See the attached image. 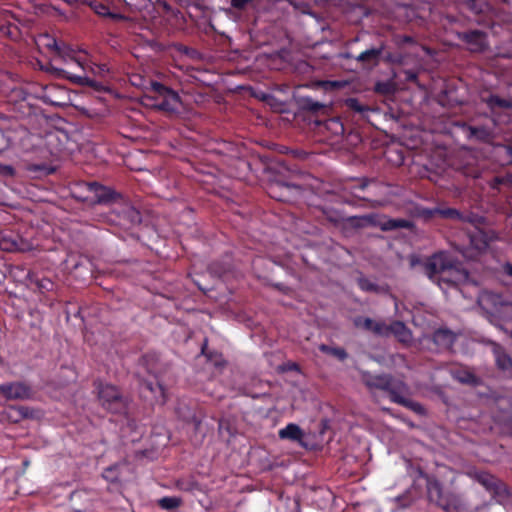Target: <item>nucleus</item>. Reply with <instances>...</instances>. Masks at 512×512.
<instances>
[{"label": "nucleus", "mask_w": 512, "mask_h": 512, "mask_svg": "<svg viewBox=\"0 0 512 512\" xmlns=\"http://www.w3.org/2000/svg\"><path fill=\"white\" fill-rule=\"evenodd\" d=\"M425 274L439 286L458 285L468 281V272L445 253L431 256L424 264Z\"/></svg>", "instance_id": "obj_1"}, {"label": "nucleus", "mask_w": 512, "mask_h": 512, "mask_svg": "<svg viewBox=\"0 0 512 512\" xmlns=\"http://www.w3.org/2000/svg\"><path fill=\"white\" fill-rule=\"evenodd\" d=\"M143 104L169 114L178 113L182 108L178 93L158 82L151 83L147 94L143 97Z\"/></svg>", "instance_id": "obj_2"}, {"label": "nucleus", "mask_w": 512, "mask_h": 512, "mask_svg": "<svg viewBox=\"0 0 512 512\" xmlns=\"http://www.w3.org/2000/svg\"><path fill=\"white\" fill-rule=\"evenodd\" d=\"M99 400L102 406L112 413H121L126 409L125 399L115 386H102L99 390Z\"/></svg>", "instance_id": "obj_3"}, {"label": "nucleus", "mask_w": 512, "mask_h": 512, "mask_svg": "<svg viewBox=\"0 0 512 512\" xmlns=\"http://www.w3.org/2000/svg\"><path fill=\"white\" fill-rule=\"evenodd\" d=\"M0 394L7 400L24 401L33 397L32 388L24 382H12L0 385Z\"/></svg>", "instance_id": "obj_4"}, {"label": "nucleus", "mask_w": 512, "mask_h": 512, "mask_svg": "<svg viewBox=\"0 0 512 512\" xmlns=\"http://www.w3.org/2000/svg\"><path fill=\"white\" fill-rule=\"evenodd\" d=\"M301 188L294 184L276 182L269 186L268 194L279 201L292 202L298 198Z\"/></svg>", "instance_id": "obj_5"}, {"label": "nucleus", "mask_w": 512, "mask_h": 512, "mask_svg": "<svg viewBox=\"0 0 512 512\" xmlns=\"http://www.w3.org/2000/svg\"><path fill=\"white\" fill-rule=\"evenodd\" d=\"M478 304L487 314L493 315L498 313L501 307L507 304V301L498 293L483 291L478 296Z\"/></svg>", "instance_id": "obj_6"}, {"label": "nucleus", "mask_w": 512, "mask_h": 512, "mask_svg": "<svg viewBox=\"0 0 512 512\" xmlns=\"http://www.w3.org/2000/svg\"><path fill=\"white\" fill-rule=\"evenodd\" d=\"M466 475L480 483L486 490L495 492L498 489V480L486 471L471 468L466 471Z\"/></svg>", "instance_id": "obj_7"}, {"label": "nucleus", "mask_w": 512, "mask_h": 512, "mask_svg": "<svg viewBox=\"0 0 512 512\" xmlns=\"http://www.w3.org/2000/svg\"><path fill=\"white\" fill-rule=\"evenodd\" d=\"M141 393L144 397L148 398V393L151 394V399L158 403H164L165 391L163 386L158 381L144 380L141 382Z\"/></svg>", "instance_id": "obj_8"}, {"label": "nucleus", "mask_w": 512, "mask_h": 512, "mask_svg": "<svg viewBox=\"0 0 512 512\" xmlns=\"http://www.w3.org/2000/svg\"><path fill=\"white\" fill-rule=\"evenodd\" d=\"M460 38L468 44L472 52H480L486 47L485 34L480 31H470L460 34Z\"/></svg>", "instance_id": "obj_9"}, {"label": "nucleus", "mask_w": 512, "mask_h": 512, "mask_svg": "<svg viewBox=\"0 0 512 512\" xmlns=\"http://www.w3.org/2000/svg\"><path fill=\"white\" fill-rule=\"evenodd\" d=\"M87 187L90 192L94 193L96 201L99 203L114 201L117 198H120V195H118L115 191L101 186L96 182L88 183Z\"/></svg>", "instance_id": "obj_10"}, {"label": "nucleus", "mask_w": 512, "mask_h": 512, "mask_svg": "<svg viewBox=\"0 0 512 512\" xmlns=\"http://www.w3.org/2000/svg\"><path fill=\"white\" fill-rule=\"evenodd\" d=\"M386 391L389 392L393 402L400 404V400L405 399V395L408 394V386L403 381L396 380L390 376Z\"/></svg>", "instance_id": "obj_11"}, {"label": "nucleus", "mask_w": 512, "mask_h": 512, "mask_svg": "<svg viewBox=\"0 0 512 512\" xmlns=\"http://www.w3.org/2000/svg\"><path fill=\"white\" fill-rule=\"evenodd\" d=\"M491 345L497 367L503 371L512 370V358L505 352L504 348L495 342H492Z\"/></svg>", "instance_id": "obj_12"}, {"label": "nucleus", "mask_w": 512, "mask_h": 512, "mask_svg": "<svg viewBox=\"0 0 512 512\" xmlns=\"http://www.w3.org/2000/svg\"><path fill=\"white\" fill-rule=\"evenodd\" d=\"M389 377L388 375H372L368 372H363L361 380L369 389L386 391Z\"/></svg>", "instance_id": "obj_13"}, {"label": "nucleus", "mask_w": 512, "mask_h": 512, "mask_svg": "<svg viewBox=\"0 0 512 512\" xmlns=\"http://www.w3.org/2000/svg\"><path fill=\"white\" fill-rule=\"evenodd\" d=\"M432 340L438 349H449L455 341V335L448 329H438L434 332Z\"/></svg>", "instance_id": "obj_14"}, {"label": "nucleus", "mask_w": 512, "mask_h": 512, "mask_svg": "<svg viewBox=\"0 0 512 512\" xmlns=\"http://www.w3.org/2000/svg\"><path fill=\"white\" fill-rule=\"evenodd\" d=\"M115 210L119 217L132 225L139 224L141 222L140 212L129 203H124Z\"/></svg>", "instance_id": "obj_15"}, {"label": "nucleus", "mask_w": 512, "mask_h": 512, "mask_svg": "<svg viewBox=\"0 0 512 512\" xmlns=\"http://www.w3.org/2000/svg\"><path fill=\"white\" fill-rule=\"evenodd\" d=\"M390 335H394L402 343H409L412 339L411 331L401 321H393L389 324Z\"/></svg>", "instance_id": "obj_16"}, {"label": "nucleus", "mask_w": 512, "mask_h": 512, "mask_svg": "<svg viewBox=\"0 0 512 512\" xmlns=\"http://www.w3.org/2000/svg\"><path fill=\"white\" fill-rule=\"evenodd\" d=\"M47 71H51L59 76H63L69 80H71L72 82L74 83H77V84H83V85H88L90 87H94L95 86V81L90 79L89 77L85 76V75H74V74H70L68 73L67 71L63 70V69H60V68H55V67H48L47 68Z\"/></svg>", "instance_id": "obj_17"}, {"label": "nucleus", "mask_w": 512, "mask_h": 512, "mask_svg": "<svg viewBox=\"0 0 512 512\" xmlns=\"http://www.w3.org/2000/svg\"><path fill=\"white\" fill-rule=\"evenodd\" d=\"M383 52V45L371 49H367L360 53L356 60L361 63L376 65L379 62L380 56Z\"/></svg>", "instance_id": "obj_18"}, {"label": "nucleus", "mask_w": 512, "mask_h": 512, "mask_svg": "<svg viewBox=\"0 0 512 512\" xmlns=\"http://www.w3.org/2000/svg\"><path fill=\"white\" fill-rule=\"evenodd\" d=\"M429 215L430 216H435V215H439L440 217L442 218H447V219H459V220H463V221H469V222H472L473 219L472 218H464L460 212L456 209H453V208H445V209H434V210H430L429 211Z\"/></svg>", "instance_id": "obj_19"}, {"label": "nucleus", "mask_w": 512, "mask_h": 512, "mask_svg": "<svg viewBox=\"0 0 512 512\" xmlns=\"http://www.w3.org/2000/svg\"><path fill=\"white\" fill-rule=\"evenodd\" d=\"M303 434L300 427L296 424H288L285 428L279 431V437L281 439H289L292 441H299Z\"/></svg>", "instance_id": "obj_20"}, {"label": "nucleus", "mask_w": 512, "mask_h": 512, "mask_svg": "<svg viewBox=\"0 0 512 512\" xmlns=\"http://www.w3.org/2000/svg\"><path fill=\"white\" fill-rule=\"evenodd\" d=\"M464 499L457 494H449L445 499L444 509L446 511H461L465 508Z\"/></svg>", "instance_id": "obj_21"}, {"label": "nucleus", "mask_w": 512, "mask_h": 512, "mask_svg": "<svg viewBox=\"0 0 512 512\" xmlns=\"http://www.w3.org/2000/svg\"><path fill=\"white\" fill-rule=\"evenodd\" d=\"M56 54L59 58H61L64 62L73 61L76 63L78 67L84 70L83 62L76 58L74 55V51L67 46H59V49L56 51Z\"/></svg>", "instance_id": "obj_22"}, {"label": "nucleus", "mask_w": 512, "mask_h": 512, "mask_svg": "<svg viewBox=\"0 0 512 512\" xmlns=\"http://www.w3.org/2000/svg\"><path fill=\"white\" fill-rule=\"evenodd\" d=\"M57 92H63V90L56 85H48L43 88L41 98L47 103L60 105V101L55 95Z\"/></svg>", "instance_id": "obj_23"}, {"label": "nucleus", "mask_w": 512, "mask_h": 512, "mask_svg": "<svg viewBox=\"0 0 512 512\" xmlns=\"http://www.w3.org/2000/svg\"><path fill=\"white\" fill-rule=\"evenodd\" d=\"M489 108L494 110L495 108L510 109L512 108L511 99H503L497 95H491L485 100Z\"/></svg>", "instance_id": "obj_24"}, {"label": "nucleus", "mask_w": 512, "mask_h": 512, "mask_svg": "<svg viewBox=\"0 0 512 512\" xmlns=\"http://www.w3.org/2000/svg\"><path fill=\"white\" fill-rule=\"evenodd\" d=\"M411 222L405 219H387L380 226L384 231L395 230L398 228H410Z\"/></svg>", "instance_id": "obj_25"}, {"label": "nucleus", "mask_w": 512, "mask_h": 512, "mask_svg": "<svg viewBox=\"0 0 512 512\" xmlns=\"http://www.w3.org/2000/svg\"><path fill=\"white\" fill-rule=\"evenodd\" d=\"M469 138L480 141H488L491 138V132L486 127H468Z\"/></svg>", "instance_id": "obj_26"}, {"label": "nucleus", "mask_w": 512, "mask_h": 512, "mask_svg": "<svg viewBox=\"0 0 512 512\" xmlns=\"http://www.w3.org/2000/svg\"><path fill=\"white\" fill-rule=\"evenodd\" d=\"M182 504V499L179 497H163L158 500V505L165 510L173 511Z\"/></svg>", "instance_id": "obj_27"}, {"label": "nucleus", "mask_w": 512, "mask_h": 512, "mask_svg": "<svg viewBox=\"0 0 512 512\" xmlns=\"http://www.w3.org/2000/svg\"><path fill=\"white\" fill-rule=\"evenodd\" d=\"M319 350L326 354L332 355V356L338 358L339 360H345L348 356L346 351L343 348L331 347V346H328L325 344H321L319 346Z\"/></svg>", "instance_id": "obj_28"}, {"label": "nucleus", "mask_w": 512, "mask_h": 512, "mask_svg": "<svg viewBox=\"0 0 512 512\" xmlns=\"http://www.w3.org/2000/svg\"><path fill=\"white\" fill-rule=\"evenodd\" d=\"M325 126L334 135H342L345 131L343 123L337 118L329 119Z\"/></svg>", "instance_id": "obj_29"}, {"label": "nucleus", "mask_w": 512, "mask_h": 512, "mask_svg": "<svg viewBox=\"0 0 512 512\" xmlns=\"http://www.w3.org/2000/svg\"><path fill=\"white\" fill-rule=\"evenodd\" d=\"M38 45H41L51 51H54L56 53V51L59 49V44L57 43V41L49 36V35H42L39 40H38Z\"/></svg>", "instance_id": "obj_30"}, {"label": "nucleus", "mask_w": 512, "mask_h": 512, "mask_svg": "<svg viewBox=\"0 0 512 512\" xmlns=\"http://www.w3.org/2000/svg\"><path fill=\"white\" fill-rule=\"evenodd\" d=\"M301 106L303 109H306V110L314 112V113L325 108V106L322 103H320L318 101H314L311 98H303L301 100Z\"/></svg>", "instance_id": "obj_31"}, {"label": "nucleus", "mask_w": 512, "mask_h": 512, "mask_svg": "<svg viewBox=\"0 0 512 512\" xmlns=\"http://www.w3.org/2000/svg\"><path fill=\"white\" fill-rule=\"evenodd\" d=\"M400 405L412 410L418 415H424L425 414V408L418 402H414L408 398L401 399Z\"/></svg>", "instance_id": "obj_32"}, {"label": "nucleus", "mask_w": 512, "mask_h": 512, "mask_svg": "<svg viewBox=\"0 0 512 512\" xmlns=\"http://www.w3.org/2000/svg\"><path fill=\"white\" fill-rule=\"evenodd\" d=\"M358 285L361 290L366 291V292L378 293L381 291V289L374 282H372L371 280H369L367 278H359Z\"/></svg>", "instance_id": "obj_33"}, {"label": "nucleus", "mask_w": 512, "mask_h": 512, "mask_svg": "<svg viewBox=\"0 0 512 512\" xmlns=\"http://www.w3.org/2000/svg\"><path fill=\"white\" fill-rule=\"evenodd\" d=\"M372 333L383 337L389 336V324L385 323L384 321L374 320Z\"/></svg>", "instance_id": "obj_34"}, {"label": "nucleus", "mask_w": 512, "mask_h": 512, "mask_svg": "<svg viewBox=\"0 0 512 512\" xmlns=\"http://www.w3.org/2000/svg\"><path fill=\"white\" fill-rule=\"evenodd\" d=\"M354 324L358 328L372 332L374 320L368 317H357Z\"/></svg>", "instance_id": "obj_35"}, {"label": "nucleus", "mask_w": 512, "mask_h": 512, "mask_svg": "<svg viewBox=\"0 0 512 512\" xmlns=\"http://www.w3.org/2000/svg\"><path fill=\"white\" fill-rule=\"evenodd\" d=\"M346 104H347V106H348L351 110L356 111V112H359V113H362V112H364V111L368 110V109H367V107H365L364 105H362V104H361L357 99H355V98H349V99H347Z\"/></svg>", "instance_id": "obj_36"}, {"label": "nucleus", "mask_w": 512, "mask_h": 512, "mask_svg": "<svg viewBox=\"0 0 512 512\" xmlns=\"http://www.w3.org/2000/svg\"><path fill=\"white\" fill-rule=\"evenodd\" d=\"M0 248L2 250H6V251H12V250H15V249H20L16 242L8 241L5 238L0 241Z\"/></svg>", "instance_id": "obj_37"}, {"label": "nucleus", "mask_w": 512, "mask_h": 512, "mask_svg": "<svg viewBox=\"0 0 512 512\" xmlns=\"http://www.w3.org/2000/svg\"><path fill=\"white\" fill-rule=\"evenodd\" d=\"M14 168L9 165H4L0 163V175L2 176H13L14 175Z\"/></svg>", "instance_id": "obj_38"}, {"label": "nucleus", "mask_w": 512, "mask_h": 512, "mask_svg": "<svg viewBox=\"0 0 512 512\" xmlns=\"http://www.w3.org/2000/svg\"><path fill=\"white\" fill-rule=\"evenodd\" d=\"M458 379L463 383H473L475 376L470 372H465L462 376H459Z\"/></svg>", "instance_id": "obj_39"}, {"label": "nucleus", "mask_w": 512, "mask_h": 512, "mask_svg": "<svg viewBox=\"0 0 512 512\" xmlns=\"http://www.w3.org/2000/svg\"><path fill=\"white\" fill-rule=\"evenodd\" d=\"M252 0H231L232 7L236 9H243Z\"/></svg>", "instance_id": "obj_40"}, {"label": "nucleus", "mask_w": 512, "mask_h": 512, "mask_svg": "<svg viewBox=\"0 0 512 512\" xmlns=\"http://www.w3.org/2000/svg\"><path fill=\"white\" fill-rule=\"evenodd\" d=\"M503 271L505 274L512 277V263H505L503 265Z\"/></svg>", "instance_id": "obj_41"}, {"label": "nucleus", "mask_w": 512, "mask_h": 512, "mask_svg": "<svg viewBox=\"0 0 512 512\" xmlns=\"http://www.w3.org/2000/svg\"><path fill=\"white\" fill-rule=\"evenodd\" d=\"M96 69H97V71L93 70V72L95 74H100V75H103L104 73H106L108 71V69L106 68L105 65L96 66Z\"/></svg>", "instance_id": "obj_42"}, {"label": "nucleus", "mask_w": 512, "mask_h": 512, "mask_svg": "<svg viewBox=\"0 0 512 512\" xmlns=\"http://www.w3.org/2000/svg\"><path fill=\"white\" fill-rule=\"evenodd\" d=\"M416 78V75L412 72H407V79L414 80Z\"/></svg>", "instance_id": "obj_43"}, {"label": "nucleus", "mask_w": 512, "mask_h": 512, "mask_svg": "<svg viewBox=\"0 0 512 512\" xmlns=\"http://www.w3.org/2000/svg\"><path fill=\"white\" fill-rule=\"evenodd\" d=\"M418 263V259L415 257L411 258V266H415Z\"/></svg>", "instance_id": "obj_44"}, {"label": "nucleus", "mask_w": 512, "mask_h": 512, "mask_svg": "<svg viewBox=\"0 0 512 512\" xmlns=\"http://www.w3.org/2000/svg\"><path fill=\"white\" fill-rule=\"evenodd\" d=\"M368 186V182H363L361 185H360V189H365L366 187Z\"/></svg>", "instance_id": "obj_45"}, {"label": "nucleus", "mask_w": 512, "mask_h": 512, "mask_svg": "<svg viewBox=\"0 0 512 512\" xmlns=\"http://www.w3.org/2000/svg\"><path fill=\"white\" fill-rule=\"evenodd\" d=\"M509 154L512 155V147L508 148Z\"/></svg>", "instance_id": "obj_46"}, {"label": "nucleus", "mask_w": 512, "mask_h": 512, "mask_svg": "<svg viewBox=\"0 0 512 512\" xmlns=\"http://www.w3.org/2000/svg\"><path fill=\"white\" fill-rule=\"evenodd\" d=\"M41 287H43V288H46V289H47V285H46V283L41 284Z\"/></svg>", "instance_id": "obj_47"}]
</instances>
